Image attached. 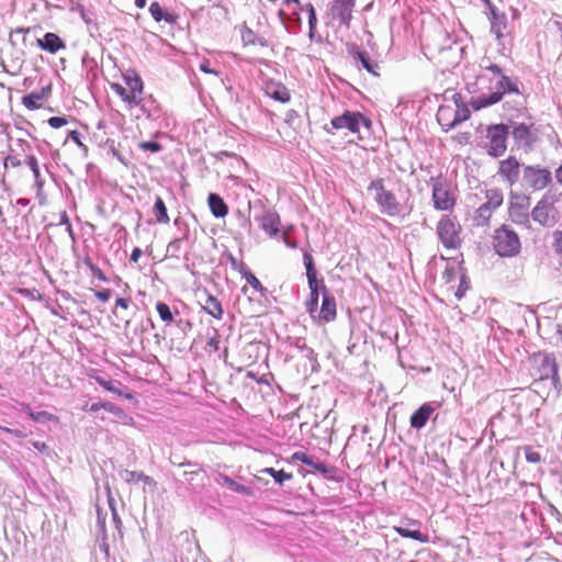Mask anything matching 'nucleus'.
Instances as JSON below:
<instances>
[{
	"label": "nucleus",
	"mask_w": 562,
	"mask_h": 562,
	"mask_svg": "<svg viewBox=\"0 0 562 562\" xmlns=\"http://www.w3.org/2000/svg\"><path fill=\"white\" fill-rule=\"evenodd\" d=\"M474 85L480 92L471 98V105L475 111L498 103L505 94H521L519 79L505 75L503 69L488 58H483L480 63V72Z\"/></svg>",
	"instance_id": "1"
},
{
	"label": "nucleus",
	"mask_w": 562,
	"mask_h": 562,
	"mask_svg": "<svg viewBox=\"0 0 562 562\" xmlns=\"http://www.w3.org/2000/svg\"><path fill=\"white\" fill-rule=\"evenodd\" d=\"M368 190L374 192V201L382 214L391 217L402 214L403 205L397 201L395 194L385 188L382 178L373 179Z\"/></svg>",
	"instance_id": "2"
},
{
	"label": "nucleus",
	"mask_w": 562,
	"mask_h": 562,
	"mask_svg": "<svg viewBox=\"0 0 562 562\" xmlns=\"http://www.w3.org/2000/svg\"><path fill=\"white\" fill-rule=\"evenodd\" d=\"M509 136V125L505 123H495L487 125L485 142L482 147L487 155L493 158L502 157L507 150V140Z\"/></svg>",
	"instance_id": "3"
},
{
	"label": "nucleus",
	"mask_w": 562,
	"mask_h": 562,
	"mask_svg": "<svg viewBox=\"0 0 562 562\" xmlns=\"http://www.w3.org/2000/svg\"><path fill=\"white\" fill-rule=\"evenodd\" d=\"M493 247L498 256L510 258L519 254L521 243L518 234L504 224L494 232Z\"/></svg>",
	"instance_id": "4"
},
{
	"label": "nucleus",
	"mask_w": 562,
	"mask_h": 562,
	"mask_svg": "<svg viewBox=\"0 0 562 562\" xmlns=\"http://www.w3.org/2000/svg\"><path fill=\"white\" fill-rule=\"evenodd\" d=\"M356 0H333L329 2L326 16L327 25L338 27H350Z\"/></svg>",
	"instance_id": "5"
},
{
	"label": "nucleus",
	"mask_w": 562,
	"mask_h": 562,
	"mask_svg": "<svg viewBox=\"0 0 562 562\" xmlns=\"http://www.w3.org/2000/svg\"><path fill=\"white\" fill-rule=\"evenodd\" d=\"M438 238L446 249H459L461 247V226L449 215H443L437 223Z\"/></svg>",
	"instance_id": "6"
},
{
	"label": "nucleus",
	"mask_w": 562,
	"mask_h": 562,
	"mask_svg": "<svg viewBox=\"0 0 562 562\" xmlns=\"http://www.w3.org/2000/svg\"><path fill=\"white\" fill-rule=\"evenodd\" d=\"M552 181V173L548 168L540 165L522 166L521 187L527 190L540 191L547 188Z\"/></svg>",
	"instance_id": "7"
},
{
	"label": "nucleus",
	"mask_w": 562,
	"mask_h": 562,
	"mask_svg": "<svg viewBox=\"0 0 562 562\" xmlns=\"http://www.w3.org/2000/svg\"><path fill=\"white\" fill-rule=\"evenodd\" d=\"M533 363L537 366L539 380H551L553 387L560 391L562 383L559 378V367L554 355L538 352L533 356Z\"/></svg>",
	"instance_id": "8"
},
{
	"label": "nucleus",
	"mask_w": 562,
	"mask_h": 562,
	"mask_svg": "<svg viewBox=\"0 0 562 562\" xmlns=\"http://www.w3.org/2000/svg\"><path fill=\"white\" fill-rule=\"evenodd\" d=\"M512 127L513 130L509 134L517 149L524 153L533 150L535 145L539 140L537 128H535L532 124L528 125L526 123H514Z\"/></svg>",
	"instance_id": "9"
},
{
	"label": "nucleus",
	"mask_w": 562,
	"mask_h": 562,
	"mask_svg": "<svg viewBox=\"0 0 562 562\" xmlns=\"http://www.w3.org/2000/svg\"><path fill=\"white\" fill-rule=\"evenodd\" d=\"M330 124L335 130L346 128L351 133H359L360 126L369 130L371 120L359 111L346 110L341 115L331 119Z\"/></svg>",
	"instance_id": "10"
},
{
	"label": "nucleus",
	"mask_w": 562,
	"mask_h": 562,
	"mask_svg": "<svg viewBox=\"0 0 562 562\" xmlns=\"http://www.w3.org/2000/svg\"><path fill=\"white\" fill-rule=\"evenodd\" d=\"M431 181L434 207L440 211L451 210L456 204V200L447 181L441 177L431 178Z\"/></svg>",
	"instance_id": "11"
},
{
	"label": "nucleus",
	"mask_w": 562,
	"mask_h": 562,
	"mask_svg": "<svg viewBox=\"0 0 562 562\" xmlns=\"http://www.w3.org/2000/svg\"><path fill=\"white\" fill-rule=\"evenodd\" d=\"M486 202L476 210L475 221L477 225H484L488 222L493 211L503 203V192L499 189H490L486 191Z\"/></svg>",
	"instance_id": "12"
},
{
	"label": "nucleus",
	"mask_w": 562,
	"mask_h": 562,
	"mask_svg": "<svg viewBox=\"0 0 562 562\" xmlns=\"http://www.w3.org/2000/svg\"><path fill=\"white\" fill-rule=\"evenodd\" d=\"M422 522L416 519L405 518L401 520L400 526H394V531L403 538L416 540L420 543H427L429 537L420 531Z\"/></svg>",
	"instance_id": "13"
},
{
	"label": "nucleus",
	"mask_w": 562,
	"mask_h": 562,
	"mask_svg": "<svg viewBox=\"0 0 562 562\" xmlns=\"http://www.w3.org/2000/svg\"><path fill=\"white\" fill-rule=\"evenodd\" d=\"M349 56L353 59L356 67L366 69L369 74L379 77L380 66L376 60L372 59L366 49L357 45H351L348 48Z\"/></svg>",
	"instance_id": "14"
},
{
	"label": "nucleus",
	"mask_w": 562,
	"mask_h": 562,
	"mask_svg": "<svg viewBox=\"0 0 562 562\" xmlns=\"http://www.w3.org/2000/svg\"><path fill=\"white\" fill-rule=\"evenodd\" d=\"M283 7L290 12L286 13L283 9L279 11V18L283 24L291 23L297 31L301 29L302 19L301 12H305V4H302L300 0H283Z\"/></svg>",
	"instance_id": "15"
},
{
	"label": "nucleus",
	"mask_w": 562,
	"mask_h": 562,
	"mask_svg": "<svg viewBox=\"0 0 562 562\" xmlns=\"http://www.w3.org/2000/svg\"><path fill=\"white\" fill-rule=\"evenodd\" d=\"M303 262L306 270V278L310 292L325 293L329 292L323 278H317V270L315 268L314 258L308 251L303 254Z\"/></svg>",
	"instance_id": "16"
},
{
	"label": "nucleus",
	"mask_w": 562,
	"mask_h": 562,
	"mask_svg": "<svg viewBox=\"0 0 562 562\" xmlns=\"http://www.w3.org/2000/svg\"><path fill=\"white\" fill-rule=\"evenodd\" d=\"M521 165L515 156L499 161L497 175L509 186L518 182Z\"/></svg>",
	"instance_id": "17"
},
{
	"label": "nucleus",
	"mask_w": 562,
	"mask_h": 562,
	"mask_svg": "<svg viewBox=\"0 0 562 562\" xmlns=\"http://www.w3.org/2000/svg\"><path fill=\"white\" fill-rule=\"evenodd\" d=\"M261 229L270 237H277L280 233L281 218L274 210H265L262 215L256 216Z\"/></svg>",
	"instance_id": "18"
},
{
	"label": "nucleus",
	"mask_w": 562,
	"mask_h": 562,
	"mask_svg": "<svg viewBox=\"0 0 562 562\" xmlns=\"http://www.w3.org/2000/svg\"><path fill=\"white\" fill-rule=\"evenodd\" d=\"M440 404L428 402L420 405L416 411L413 412L409 418L411 427L414 429H422L426 426L428 420L430 419L431 415L436 411L437 407H439Z\"/></svg>",
	"instance_id": "19"
},
{
	"label": "nucleus",
	"mask_w": 562,
	"mask_h": 562,
	"mask_svg": "<svg viewBox=\"0 0 562 562\" xmlns=\"http://www.w3.org/2000/svg\"><path fill=\"white\" fill-rule=\"evenodd\" d=\"M553 210V206L543 198L533 207L531 217L542 226H552L555 222L552 215Z\"/></svg>",
	"instance_id": "20"
},
{
	"label": "nucleus",
	"mask_w": 562,
	"mask_h": 562,
	"mask_svg": "<svg viewBox=\"0 0 562 562\" xmlns=\"http://www.w3.org/2000/svg\"><path fill=\"white\" fill-rule=\"evenodd\" d=\"M138 102L134 104V108H139V111L143 115H145L148 120L156 121L161 116V108L160 104L156 101V99L149 95H142L139 99H136Z\"/></svg>",
	"instance_id": "21"
},
{
	"label": "nucleus",
	"mask_w": 562,
	"mask_h": 562,
	"mask_svg": "<svg viewBox=\"0 0 562 562\" xmlns=\"http://www.w3.org/2000/svg\"><path fill=\"white\" fill-rule=\"evenodd\" d=\"M486 16L490 21L491 33L495 35L497 42H501L504 37V31L507 29V15L496 8L486 12Z\"/></svg>",
	"instance_id": "22"
},
{
	"label": "nucleus",
	"mask_w": 562,
	"mask_h": 562,
	"mask_svg": "<svg viewBox=\"0 0 562 562\" xmlns=\"http://www.w3.org/2000/svg\"><path fill=\"white\" fill-rule=\"evenodd\" d=\"M528 206H529V198L522 196L520 201L510 203L508 214L510 220L519 225H525L529 222V213H528Z\"/></svg>",
	"instance_id": "23"
},
{
	"label": "nucleus",
	"mask_w": 562,
	"mask_h": 562,
	"mask_svg": "<svg viewBox=\"0 0 562 562\" xmlns=\"http://www.w3.org/2000/svg\"><path fill=\"white\" fill-rule=\"evenodd\" d=\"M337 316L336 300L330 292H325L322 295V305L318 311V319L323 323L333 322Z\"/></svg>",
	"instance_id": "24"
},
{
	"label": "nucleus",
	"mask_w": 562,
	"mask_h": 562,
	"mask_svg": "<svg viewBox=\"0 0 562 562\" xmlns=\"http://www.w3.org/2000/svg\"><path fill=\"white\" fill-rule=\"evenodd\" d=\"M52 93V86L47 85L40 91H33L22 98V104L29 110H37L42 106L41 101L47 100Z\"/></svg>",
	"instance_id": "25"
},
{
	"label": "nucleus",
	"mask_w": 562,
	"mask_h": 562,
	"mask_svg": "<svg viewBox=\"0 0 562 562\" xmlns=\"http://www.w3.org/2000/svg\"><path fill=\"white\" fill-rule=\"evenodd\" d=\"M106 513L104 514L100 507L97 508V541L99 542L100 549L108 555L109 543H108V530H106Z\"/></svg>",
	"instance_id": "26"
},
{
	"label": "nucleus",
	"mask_w": 562,
	"mask_h": 562,
	"mask_svg": "<svg viewBox=\"0 0 562 562\" xmlns=\"http://www.w3.org/2000/svg\"><path fill=\"white\" fill-rule=\"evenodd\" d=\"M36 45L50 54H56L58 50L66 47L65 42L57 34L52 32H47L43 38H37Z\"/></svg>",
	"instance_id": "27"
},
{
	"label": "nucleus",
	"mask_w": 562,
	"mask_h": 562,
	"mask_svg": "<svg viewBox=\"0 0 562 562\" xmlns=\"http://www.w3.org/2000/svg\"><path fill=\"white\" fill-rule=\"evenodd\" d=\"M266 93L271 99L281 103L289 102L291 98L288 88L281 82L277 81H270L266 85Z\"/></svg>",
	"instance_id": "28"
},
{
	"label": "nucleus",
	"mask_w": 562,
	"mask_h": 562,
	"mask_svg": "<svg viewBox=\"0 0 562 562\" xmlns=\"http://www.w3.org/2000/svg\"><path fill=\"white\" fill-rule=\"evenodd\" d=\"M437 121L443 131H450L457 126L454 122V112L453 106L448 104H442L439 106L437 111Z\"/></svg>",
	"instance_id": "29"
},
{
	"label": "nucleus",
	"mask_w": 562,
	"mask_h": 562,
	"mask_svg": "<svg viewBox=\"0 0 562 562\" xmlns=\"http://www.w3.org/2000/svg\"><path fill=\"white\" fill-rule=\"evenodd\" d=\"M291 345L295 347L302 353V356L308 360L312 367V371H316L317 367L319 366L317 361V353L313 348L306 345L305 339L302 337H296L293 339Z\"/></svg>",
	"instance_id": "30"
},
{
	"label": "nucleus",
	"mask_w": 562,
	"mask_h": 562,
	"mask_svg": "<svg viewBox=\"0 0 562 562\" xmlns=\"http://www.w3.org/2000/svg\"><path fill=\"white\" fill-rule=\"evenodd\" d=\"M207 204L212 215L216 218H223L228 214V206L223 198L217 193H210Z\"/></svg>",
	"instance_id": "31"
},
{
	"label": "nucleus",
	"mask_w": 562,
	"mask_h": 562,
	"mask_svg": "<svg viewBox=\"0 0 562 562\" xmlns=\"http://www.w3.org/2000/svg\"><path fill=\"white\" fill-rule=\"evenodd\" d=\"M123 79L130 94L134 95L135 99H139L144 93V81L138 74L132 71L131 74L123 75Z\"/></svg>",
	"instance_id": "32"
},
{
	"label": "nucleus",
	"mask_w": 562,
	"mask_h": 562,
	"mask_svg": "<svg viewBox=\"0 0 562 562\" xmlns=\"http://www.w3.org/2000/svg\"><path fill=\"white\" fill-rule=\"evenodd\" d=\"M202 308L205 313L213 316L214 318L221 319L223 317L222 303L212 294L206 293Z\"/></svg>",
	"instance_id": "33"
},
{
	"label": "nucleus",
	"mask_w": 562,
	"mask_h": 562,
	"mask_svg": "<svg viewBox=\"0 0 562 562\" xmlns=\"http://www.w3.org/2000/svg\"><path fill=\"white\" fill-rule=\"evenodd\" d=\"M149 13L156 22L165 21L168 24H175L178 20L177 14L165 12L158 2H151Z\"/></svg>",
	"instance_id": "34"
},
{
	"label": "nucleus",
	"mask_w": 562,
	"mask_h": 562,
	"mask_svg": "<svg viewBox=\"0 0 562 562\" xmlns=\"http://www.w3.org/2000/svg\"><path fill=\"white\" fill-rule=\"evenodd\" d=\"M109 507L111 509L112 520H111V529L112 537L115 540L116 538H122V520L119 516V513L115 507V501L112 497H109Z\"/></svg>",
	"instance_id": "35"
},
{
	"label": "nucleus",
	"mask_w": 562,
	"mask_h": 562,
	"mask_svg": "<svg viewBox=\"0 0 562 562\" xmlns=\"http://www.w3.org/2000/svg\"><path fill=\"white\" fill-rule=\"evenodd\" d=\"M305 12L307 13L308 18V37L311 41L321 42L322 38L316 34V26H317V15L316 10L312 3L305 4Z\"/></svg>",
	"instance_id": "36"
},
{
	"label": "nucleus",
	"mask_w": 562,
	"mask_h": 562,
	"mask_svg": "<svg viewBox=\"0 0 562 562\" xmlns=\"http://www.w3.org/2000/svg\"><path fill=\"white\" fill-rule=\"evenodd\" d=\"M153 212L158 223L168 224L170 222L167 206L160 196H156Z\"/></svg>",
	"instance_id": "37"
},
{
	"label": "nucleus",
	"mask_w": 562,
	"mask_h": 562,
	"mask_svg": "<svg viewBox=\"0 0 562 562\" xmlns=\"http://www.w3.org/2000/svg\"><path fill=\"white\" fill-rule=\"evenodd\" d=\"M111 88L121 98V100L126 104V108L128 110H132L134 108V104H136L138 102L134 98V95L130 94L128 89L123 87L122 85L113 83Z\"/></svg>",
	"instance_id": "38"
},
{
	"label": "nucleus",
	"mask_w": 562,
	"mask_h": 562,
	"mask_svg": "<svg viewBox=\"0 0 562 562\" xmlns=\"http://www.w3.org/2000/svg\"><path fill=\"white\" fill-rule=\"evenodd\" d=\"M241 278H244L247 283L260 294V296L266 297L268 294L267 288H265L259 279L250 271L248 268L243 274Z\"/></svg>",
	"instance_id": "39"
},
{
	"label": "nucleus",
	"mask_w": 562,
	"mask_h": 562,
	"mask_svg": "<svg viewBox=\"0 0 562 562\" xmlns=\"http://www.w3.org/2000/svg\"><path fill=\"white\" fill-rule=\"evenodd\" d=\"M222 480H223L224 485H226L229 490H232L236 493H239L241 495H247V496L252 494L251 487L236 482L234 479H232L228 475H223Z\"/></svg>",
	"instance_id": "40"
},
{
	"label": "nucleus",
	"mask_w": 562,
	"mask_h": 562,
	"mask_svg": "<svg viewBox=\"0 0 562 562\" xmlns=\"http://www.w3.org/2000/svg\"><path fill=\"white\" fill-rule=\"evenodd\" d=\"M101 406H102V409L113 414L115 417H117L119 419H122L124 423H126L127 419L132 420V417H130L123 411V408H121L120 406H117L116 404H114L112 402L104 401V402H102Z\"/></svg>",
	"instance_id": "41"
},
{
	"label": "nucleus",
	"mask_w": 562,
	"mask_h": 562,
	"mask_svg": "<svg viewBox=\"0 0 562 562\" xmlns=\"http://www.w3.org/2000/svg\"><path fill=\"white\" fill-rule=\"evenodd\" d=\"M261 472L271 475L273 477L274 482L279 485H282L285 481H289L292 479V474L285 472L284 470H276L273 468H266Z\"/></svg>",
	"instance_id": "42"
},
{
	"label": "nucleus",
	"mask_w": 562,
	"mask_h": 562,
	"mask_svg": "<svg viewBox=\"0 0 562 562\" xmlns=\"http://www.w3.org/2000/svg\"><path fill=\"white\" fill-rule=\"evenodd\" d=\"M25 164L31 169V171L34 176L36 186L38 187V189H41L43 186V181L41 179V171H40V167H38L36 157L34 155H29L25 159Z\"/></svg>",
	"instance_id": "43"
},
{
	"label": "nucleus",
	"mask_w": 562,
	"mask_h": 562,
	"mask_svg": "<svg viewBox=\"0 0 562 562\" xmlns=\"http://www.w3.org/2000/svg\"><path fill=\"white\" fill-rule=\"evenodd\" d=\"M156 311L164 323L169 324L173 321V313L167 303L161 301L157 302Z\"/></svg>",
	"instance_id": "44"
},
{
	"label": "nucleus",
	"mask_w": 562,
	"mask_h": 562,
	"mask_svg": "<svg viewBox=\"0 0 562 562\" xmlns=\"http://www.w3.org/2000/svg\"><path fill=\"white\" fill-rule=\"evenodd\" d=\"M24 411L27 413V416L30 417V419L35 423H45L46 420H48L52 417V415L46 411H40V412L32 411V408L27 404L24 405Z\"/></svg>",
	"instance_id": "45"
},
{
	"label": "nucleus",
	"mask_w": 562,
	"mask_h": 562,
	"mask_svg": "<svg viewBox=\"0 0 562 562\" xmlns=\"http://www.w3.org/2000/svg\"><path fill=\"white\" fill-rule=\"evenodd\" d=\"M470 289V279L465 272H462L459 280V285L454 292V296L458 301L462 300Z\"/></svg>",
	"instance_id": "46"
},
{
	"label": "nucleus",
	"mask_w": 562,
	"mask_h": 562,
	"mask_svg": "<svg viewBox=\"0 0 562 562\" xmlns=\"http://www.w3.org/2000/svg\"><path fill=\"white\" fill-rule=\"evenodd\" d=\"M123 479H124L126 482H138V481H143V482H145V483H149V482L151 481V477H149L148 475H146L144 472L130 471V470H125V471H124Z\"/></svg>",
	"instance_id": "47"
},
{
	"label": "nucleus",
	"mask_w": 562,
	"mask_h": 562,
	"mask_svg": "<svg viewBox=\"0 0 562 562\" xmlns=\"http://www.w3.org/2000/svg\"><path fill=\"white\" fill-rule=\"evenodd\" d=\"M308 465L312 467L315 471H317L318 473L323 474L326 477H330L331 474L336 471V468L328 467L325 462H322V461H315L313 457H312V464H308Z\"/></svg>",
	"instance_id": "48"
},
{
	"label": "nucleus",
	"mask_w": 562,
	"mask_h": 562,
	"mask_svg": "<svg viewBox=\"0 0 562 562\" xmlns=\"http://www.w3.org/2000/svg\"><path fill=\"white\" fill-rule=\"evenodd\" d=\"M321 294L322 293H319V292H310V297H308V300L305 303V307H306V312L311 316H314V314L318 310V301H319V295Z\"/></svg>",
	"instance_id": "49"
},
{
	"label": "nucleus",
	"mask_w": 562,
	"mask_h": 562,
	"mask_svg": "<svg viewBox=\"0 0 562 562\" xmlns=\"http://www.w3.org/2000/svg\"><path fill=\"white\" fill-rule=\"evenodd\" d=\"M453 112H454V122H456L457 126L459 124H461L462 122L467 121L471 114L467 104L458 105V108H453Z\"/></svg>",
	"instance_id": "50"
},
{
	"label": "nucleus",
	"mask_w": 562,
	"mask_h": 562,
	"mask_svg": "<svg viewBox=\"0 0 562 562\" xmlns=\"http://www.w3.org/2000/svg\"><path fill=\"white\" fill-rule=\"evenodd\" d=\"M182 243H183V238H176V239L171 240L167 246V254L170 257L179 258Z\"/></svg>",
	"instance_id": "51"
},
{
	"label": "nucleus",
	"mask_w": 562,
	"mask_h": 562,
	"mask_svg": "<svg viewBox=\"0 0 562 562\" xmlns=\"http://www.w3.org/2000/svg\"><path fill=\"white\" fill-rule=\"evenodd\" d=\"M227 260L231 265V268L235 271H238L240 274H243L248 269V266L246 263L238 260L232 254L228 255Z\"/></svg>",
	"instance_id": "52"
},
{
	"label": "nucleus",
	"mask_w": 562,
	"mask_h": 562,
	"mask_svg": "<svg viewBox=\"0 0 562 562\" xmlns=\"http://www.w3.org/2000/svg\"><path fill=\"white\" fill-rule=\"evenodd\" d=\"M524 451H525V458H526L527 462H529V463H539L541 461L540 453L535 451L532 449V447L525 446L524 447Z\"/></svg>",
	"instance_id": "53"
},
{
	"label": "nucleus",
	"mask_w": 562,
	"mask_h": 562,
	"mask_svg": "<svg viewBox=\"0 0 562 562\" xmlns=\"http://www.w3.org/2000/svg\"><path fill=\"white\" fill-rule=\"evenodd\" d=\"M139 148L150 153H159L162 150V145L156 140L142 142Z\"/></svg>",
	"instance_id": "54"
},
{
	"label": "nucleus",
	"mask_w": 562,
	"mask_h": 562,
	"mask_svg": "<svg viewBox=\"0 0 562 562\" xmlns=\"http://www.w3.org/2000/svg\"><path fill=\"white\" fill-rule=\"evenodd\" d=\"M284 122L292 128H296L300 122L299 113L291 109L286 112Z\"/></svg>",
	"instance_id": "55"
},
{
	"label": "nucleus",
	"mask_w": 562,
	"mask_h": 562,
	"mask_svg": "<svg viewBox=\"0 0 562 562\" xmlns=\"http://www.w3.org/2000/svg\"><path fill=\"white\" fill-rule=\"evenodd\" d=\"M241 40L245 45H255L257 43V35L251 29L246 27L241 33Z\"/></svg>",
	"instance_id": "56"
},
{
	"label": "nucleus",
	"mask_w": 562,
	"mask_h": 562,
	"mask_svg": "<svg viewBox=\"0 0 562 562\" xmlns=\"http://www.w3.org/2000/svg\"><path fill=\"white\" fill-rule=\"evenodd\" d=\"M47 123L53 128H60L68 123L66 116H52L47 120Z\"/></svg>",
	"instance_id": "57"
},
{
	"label": "nucleus",
	"mask_w": 562,
	"mask_h": 562,
	"mask_svg": "<svg viewBox=\"0 0 562 562\" xmlns=\"http://www.w3.org/2000/svg\"><path fill=\"white\" fill-rule=\"evenodd\" d=\"M291 459L293 461H300L304 464H312V456L307 454L304 451H296L292 454Z\"/></svg>",
	"instance_id": "58"
},
{
	"label": "nucleus",
	"mask_w": 562,
	"mask_h": 562,
	"mask_svg": "<svg viewBox=\"0 0 562 562\" xmlns=\"http://www.w3.org/2000/svg\"><path fill=\"white\" fill-rule=\"evenodd\" d=\"M68 138L71 139L85 153L88 151V147L81 142L79 132L70 131L69 134H68Z\"/></svg>",
	"instance_id": "59"
},
{
	"label": "nucleus",
	"mask_w": 562,
	"mask_h": 562,
	"mask_svg": "<svg viewBox=\"0 0 562 562\" xmlns=\"http://www.w3.org/2000/svg\"><path fill=\"white\" fill-rule=\"evenodd\" d=\"M98 382L106 391H109V392H111L113 394H116V395H121L122 394L121 390L115 387L113 385L112 381H106V380H103V379H98Z\"/></svg>",
	"instance_id": "60"
},
{
	"label": "nucleus",
	"mask_w": 562,
	"mask_h": 562,
	"mask_svg": "<svg viewBox=\"0 0 562 562\" xmlns=\"http://www.w3.org/2000/svg\"><path fill=\"white\" fill-rule=\"evenodd\" d=\"M553 246L555 251L562 257V229L553 233Z\"/></svg>",
	"instance_id": "61"
},
{
	"label": "nucleus",
	"mask_w": 562,
	"mask_h": 562,
	"mask_svg": "<svg viewBox=\"0 0 562 562\" xmlns=\"http://www.w3.org/2000/svg\"><path fill=\"white\" fill-rule=\"evenodd\" d=\"M19 167L21 166V160L15 156L9 155L3 159V168L8 169V167Z\"/></svg>",
	"instance_id": "62"
},
{
	"label": "nucleus",
	"mask_w": 562,
	"mask_h": 562,
	"mask_svg": "<svg viewBox=\"0 0 562 562\" xmlns=\"http://www.w3.org/2000/svg\"><path fill=\"white\" fill-rule=\"evenodd\" d=\"M220 339L218 337L215 335L213 337H211L207 342H206V348L210 350V351H218L220 350Z\"/></svg>",
	"instance_id": "63"
},
{
	"label": "nucleus",
	"mask_w": 562,
	"mask_h": 562,
	"mask_svg": "<svg viewBox=\"0 0 562 562\" xmlns=\"http://www.w3.org/2000/svg\"><path fill=\"white\" fill-rule=\"evenodd\" d=\"M111 294H112V293H111V290H110V289H102V290H99V291H97V292L94 293L95 297H97L99 301L103 302V303H105V302H108V301L110 300Z\"/></svg>",
	"instance_id": "64"
}]
</instances>
